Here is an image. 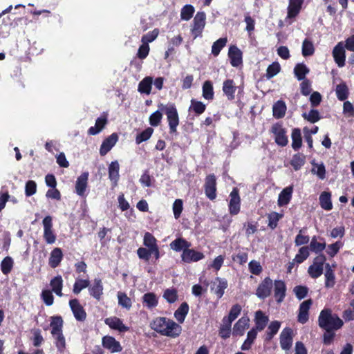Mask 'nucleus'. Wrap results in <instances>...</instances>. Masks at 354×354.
Here are the masks:
<instances>
[{
    "mask_svg": "<svg viewBox=\"0 0 354 354\" xmlns=\"http://www.w3.org/2000/svg\"><path fill=\"white\" fill-rule=\"evenodd\" d=\"M102 344L104 348L108 349L111 353H118L122 350L120 343L112 336H104L102 339Z\"/></svg>",
    "mask_w": 354,
    "mask_h": 354,
    "instance_id": "obj_16",
    "label": "nucleus"
},
{
    "mask_svg": "<svg viewBox=\"0 0 354 354\" xmlns=\"http://www.w3.org/2000/svg\"><path fill=\"white\" fill-rule=\"evenodd\" d=\"M286 105L283 100L277 101L272 106V115L276 119L283 118L286 112Z\"/></svg>",
    "mask_w": 354,
    "mask_h": 354,
    "instance_id": "obj_33",
    "label": "nucleus"
},
{
    "mask_svg": "<svg viewBox=\"0 0 354 354\" xmlns=\"http://www.w3.org/2000/svg\"><path fill=\"white\" fill-rule=\"evenodd\" d=\"M144 306L149 309H153L158 304V299L154 292H147L142 297Z\"/></svg>",
    "mask_w": 354,
    "mask_h": 354,
    "instance_id": "obj_32",
    "label": "nucleus"
},
{
    "mask_svg": "<svg viewBox=\"0 0 354 354\" xmlns=\"http://www.w3.org/2000/svg\"><path fill=\"white\" fill-rule=\"evenodd\" d=\"M150 328L161 335L176 338L182 331V327L174 320L165 317H156L151 322Z\"/></svg>",
    "mask_w": 354,
    "mask_h": 354,
    "instance_id": "obj_1",
    "label": "nucleus"
},
{
    "mask_svg": "<svg viewBox=\"0 0 354 354\" xmlns=\"http://www.w3.org/2000/svg\"><path fill=\"white\" fill-rule=\"evenodd\" d=\"M292 192L291 186L284 188L279 195L278 205L281 207L288 205L291 200Z\"/></svg>",
    "mask_w": 354,
    "mask_h": 354,
    "instance_id": "obj_35",
    "label": "nucleus"
},
{
    "mask_svg": "<svg viewBox=\"0 0 354 354\" xmlns=\"http://www.w3.org/2000/svg\"><path fill=\"white\" fill-rule=\"evenodd\" d=\"M52 336L55 339L54 344L58 351L64 352L66 349V339L63 332L52 335Z\"/></svg>",
    "mask_w": 354,
    "mask_h": 354,
    "instance_id": "obj_48",
    "label": "nucleus"
},
{
    "mask_svg": "<svg viewBox=\"0 0 354 354\" xmlns=\"http://www.w3.org/2000/svg\"><path fill=\"white\" fill-rule=\"evenodd\" d=\"M118 140V136L116 133H113L111 135L106 138L100 149V153L101 156H105L116 144Z\"/></svg>",
    "mask_w": 354,
    "mask_h": 354,
    "instance_id": "obj_20",
    "label": "nucleus"
},
{
    "mask_svg": "<svg viewBox=\"0 0 354 354\" xmlns=\"http://www.w3.org/2000/svg\"><path fill=\"white\" fill-rule=\"evenodd\" d=\"M227 42L226 37L220 38L213 43L212 46V54L216 57L219 55L221 50L225 46Z\"/></svg>",
    "mask_w": 354,
    "mask_h": 354,
    "instance_id": "obj_50",
    "label": "nucleus"
},
{
    "mask_svg": "<svg viewBox=\"0 0 354 354\" xmlns=\"http://www.w3.org/2000/svg\"><path fill=\"white\" fill-rule=\"evenodd\" d=\"M33 336L32 338L34 346L39 347L44 342V339L41 335V331L39 328H35L31 330Z\"/></svg>",
    "mask_w": 354,
    "mask_h": 354,
    "instance_id": "obj_62",
    "label": "nucleus"
},
{
    "mask_svg": "<svg viewBox=\"0 0 354 354\" xmlns=\"http://www.w3.org/2000/svg\"><path fill=\"white\" fill-rule=\"evenodd\" d=\"M228 57L230 64L234 67H237L243 62L242 52L236 46H231L228 50Z\"/></svg>",
    "mask_w": 354,
    "mask_h": 354,
    "instance_id": "obj_22",
    "label": "nucleus"
},
{
    "mask_svg": "<svg viewBox=\"0 0 354 354\" xmlns=\"http://www.w3.org/2000/svg\"><path fill=\"white\" fill-rule=\"evenodd\" d=\"M281 71V66L279 62H274L270 64L266 70V77L267 80H270L277 75Z\"/></svg>",
    "mask_w": 354,
    "mask_h": 354,
    "instance_id": "obj_51",
    "label": "nucleus"
},
{
    "mask_svg": "<svg viewBox=\"0 0 354 354\" xmlns=\"http://www.w3.org/2000/svg\"><path fill=\"white\" fill-rule=\"evenodd\" d=\"M270 132L274 136V141L276 144L280 147H286L288 143V138L286 135V129L283 127L281 122L274 124Z\"/></svg>",
    "mask_w": 354,
    "mask_h": 354,
    "instance_id": "obj_4",
    "label": "nucleus"
},
{
    "mask_svg": "<svg viewBox=\"0 0 354 354\" xmlns=\"http://www.w3.org/2000/svg\"><path fill=\"white\" fill-rule=\"evenodd\" d=\"M325 268V286L326 288H333L335 284V277L334 271L330 268L329 263H326Z\"/></svg>",
    "mask_w": 354,
    "mask_h": 354,
    "instance_id": "obj_43",
    "label": "nucleus"
},
{
    "mask_svg": "<svg viewBox=\"0 0 354 354\" xmlns=\"http://www.w3.org/2000/svg\"><path fill=\"white\" fill-rule=\"evenodd\" d=\"M309 248L308 246H303L299 248L298 253L296 254L294 261L299 264L303 263L309 257Z\"/></svg>",
    "mask_w": 354,
    "mask_h": 354,
    "instance_id": "obj_56",
    "label": "nucleus"
},
{
    "mask_svg": "<svg viewBox=\"0 0 354 354\" xmlns=\"http://www.w3.org/2000/svg\"><path fill=\"white\" fill-rule=\"evenodd\" d=\"M158 107L167 115L169 133H176L177 132V127L179 124V116L176 105L174 103H168L166 105L160 104L158 105Z\"/></svg>",
    "mask_w": 354,
    "mask_h": 354,
    "instance_id": "obj_3",
    "label": "nucleus"
},
{
    "mask_svg": "<svg viewBox=\"0 0 354 354\" xmlns=\"http://www.w3.org/2000/svg\"><path fill=\"white\" fill-rule=\"evenodd\" d=\"M189 307L187 302H183L174 312V317L180 324H183L189 313Z\"/></svg>",
    "mask_w": 354,
    "mask_h": 354,
    "instance_id": "obj_36",
    "label": "nucleus"
},
{
    "mask_svg": "<svg viewBox=\"0 0 354 354\" xmlns=\"http://www.w3.org/2000/svg\"><path fill=\"white\" fill-rule=\"evenodd\" d=\"M310 72V69L304 63L297 64L294 68V74L299 81L306 80V76Z\"/></svg>",
    "mask_w": 354,
    "mask_h": 354,
    "instance_id": "obj_39",
    "label": "nucleus"
},
{
    "mask_svg": "<svg viewBox=\"0 0 354 354\" xmlns=\"http://www.w3.org/2000/svg\"><path fill=\"white\" fill-rule=\"evenodd\" d=\"M332 55L337 65L342 68L345 66L346 51L342 41L338 42L333 49Z\"/></svg>",
    "mask_w": 354,
    "mask_h": 354,
    "instance_id": "obj_9",
    "label": "nucleus"
},
{
    "mask_svg": "<svg viewBox=\"0 0 354 354\" xmlns=\"http://www.w3.org/2000/svg\"><path fill=\"white\" fill-rule=\"evenodd\" d=\"M281 325V322L277 320L272 321L268 324L267 330L263 335V341L265 343L270 342L274 338L279 332Z\"/></svg>",
    "mask_w": 354,
    "mask_h": 354,
    "instance_id": "obj_21",
    "label": "nucleus"
},
{
    "mask_svg": "<svg viewBox=\"0 0 354 354\" xmlns=\"http://www.w3.org/2000/svg\"><path fill=\"white\" fill-rule=\"evenodd\" d=\"M272 287V280L267 277L259 284L255 294L259 299H264L270 295Z\"/></svg>",
    "mask_w": 354,
    "mask_h": 354,
    "instance_id": "obj_8",
    "label": "nucleus"
},
{
    "mask_svg": "<svg viewBox=\"0 0 354 354\" xmlns=\"http://www.w3.org/2000/svg\"><path fill=\"white\" fill-rule=\"evenodd\" d=\"M292 148L295 151L299 150L302 146V137L301 129L299 128H294L291 133Z\"/></svg>",
    "mask_w": 354,
    "mask_h": 354,
    "instance_id": "obj_37",
    "label": "nucleus"
},
{
    "mask_svg": "<svg viewBox=\"0 0 354 354\" xmlns=\"http://www.w3.org/2000/svg\"><path fill=\"white\" fill-rule=\"evenodd\" d=\"M143 244L149 249H152L158 246L157 239L151 233L148 232L144 235Z\"/></svg>",
    "mask_w": 354,
    "mask_h": 354,
    "instance_id": "obj_59",
    "label": "nucleus"
},
{
    "mask_svg": "<svg viewBox=\"0 0 354 354\" xmlns=\"http://www.w3.org/2000/svg\"><path fill=\"white\" fill-rule=\"evenodd\" d=\"M301 116L310 123H315L321 118L319 111L316 109H311L308 113H303Z\"/></svg>",
    "mask_w": 354,
    "mask_h": 354,
    "instance_id": "obj_61",
    "label": "nucleus"
},
{
    "mask_svg": "<svg viewBox=\"0 0 354 354\" xmlns=\"http://www.w3.org/2000/svg\"><path fill=\"white\" fill-rule=\"evenodd\" d=\"M304 0H290L288 8V17L294 18L299 13Z\"/></svg>",
    "mask_w": 354,
    "mask_h": 354,
    "instance_id": "obj_34",
    "label": "nucleus"
},
{
    "mask_svg": "<svg viewBox=\"0 0 354 354\" xmlns=\"http://www.w3.org/2000/svg\"><path fill=\"white\" fill-rule=\"evenodd\" d=\"M313 304L312 299L304 301L299 305L297 321L301 324H306L309 319V310Z\"/></svg>",
    "mask_w": 354,
    "mask_h": 354,
    "instance_id": "obj_14",
    "label": "nucleus"
},
{
    "mask_svg": "<svg viewBox=\"0 0 354 354\" xmlns=\"http://www.w3.org/2000/svg\"><path fill=\"white\" fill-rule=\"evenodd\" d=\"M229 212L232 215H236L240 212L241 198L237 188H234L230 194Z\"/></svg>",
    "mask_w": 354,
    "mask_h": 354,
    "instance_id": "obj_13",
    "label": "nucleus"
},
{
    "mask_svg": "<svg viewBox=\"0 0 354 354\" xmlns=\"http://www.w3.org/2000/svg\"><path fill=\"white\" fill-rule=\"evenodd\" d=\"M44 226L43 237L48 244H53L57 239L56 234L53 229V218L50 216L44 217L42 221Z\"/></svg>",
    "mask_w": 354,
    "mask_h": 354,
    "instance_id": "obj_5",
    "label": "nucleus"
},
{
    "mask_svg": "<svg viewBox=\"0 0 354 354\" xmlns=\"http://www.w3.org/2000/svg\"><path fill=\"white\" fill-rule=\"evenodd\" d=\"M204 190L206 196L211 201L216 198V178L214 174H209L205 179Z\"/></svg>",
    "mask_w": 354,
    "mask_h": 354,
    "instance_id": "obj_7",
    "label": "nucleus"
},
{
    "mask_svg": "<svg viewBox=\"0 0 354 354\" xmlns=\"http://www.w3.org/2000/svg\"><path fill=\"white\" fill-rule=\"evenodd\" d=\"M206 109V106L201 101H198L195 99L191 100V105L189 111H193L196 116L203 114Z\"/></svg>",
    "mask_w": 354,
    "mask_h": 354,
    "instance_id": "obj_44",
    "label": "nucleus"
},
{
    "mask_svg": "<svg viewBox=\"0 0 354 354\" xmlns=\"http://www.w3.org/2000/svg\"><path fill=\"white\" fill-rule=\"evenodd\" d=\"M236 91V86L233 80L227 79L223 82V92L226 95L227 100H234Z\"/></svg>",
    "mask_w": 354,
    "mask_h": 354,
    "instance_id": "obj_28",
    "label": "nucleus"
},
{
    "mask_svg": "<svg viewBox=\"0 0 354 354\" xmlns=\"http://www.w3.org/2000/svg\"><path fill=\"white\" fill-rule=\"evenodd\" d=\"M202 95L207 100H212L214 97L213 84L210 80L204 82L202 86Z\"/></svg>",
    "mask_w": 354,
    "mask_h": 354,
    "instance_id": "obj_41",
    "label": "nucleus"
},
{
    "mask_svg": "<svg viewBox=\"0 0 354 354\" xmlns=\"http://www.w3.org/2000/svg\"><path fill=\"white\" fill-rule=\"evenodd\" d=\"M283 216L282 214H279L276 212H272L271 213L268 214V227L274 230L277 227L279 221Z\"/></svg>",
    "mask_w": 354,
    "mask_h": 354,
    "instance_id": "obj_53",
    "label": "nucleus"
},
{
    "mask_svg": "<svg viewBox=\"0 0 354 354\" xmlns=\"http://www.w3.org/2000/svg\"><path fill=\"white\" fill-rule=\"evenodd\" d=\"M90 285V281L88 279H76L73 288V292L75 295H78L80 292L86 288H88Z\"/></svg>",
    "mask_w": 354,
    "mask_h": 354,
    "instance_id": "obj_47",
    "label": "nucleus"
},
{
    "mask_svg": "<svg viewBox=\"0 0 354 354\" xmlns=\"http://www.w3.org/2000/svg\"><path fill=\"white\" fill-rule=\"evenodd\" d=\"M50 286L51 287V291L55 292L57 296L62 297V288H63V279L61 275H57L53 277L50 281Z\"/></svg>",
    "mask_w": 354,
    "mask_h": 354,
    "instance_id": "obj_38",
    "label": "nucleus"
},
{
    "mask_svg": "<svg viewBox=\"0 0 354 354\" xmlns=\"http://www.w3.org/2000/svg\"><path fill=\"white\" fill-rule=\"evenodd\" d=\"M69 306L73 314L79 322H84L86 318V313L84 307L80 304L77 299H73L69 301Z\"/></svg>",
    "mask_w": 354,
    "mask_h": 354,
    "instance_id": "obj_11",
    "label": "nucleus"
},
{
    "mask_svg": "<svg viewBox=\"0 0 354 354\" xmlns=\"http://www.w3.org/2000/svg\"><path fill=\"white\" fill-rule=\"evenodd\" d=\"M50 327L51 328V335L63 332L64 320L60 315H54L50 317Z\"/></svg>",
    "mask_w": 354,
    "mask_h": 354,
    "instance_id": "obj_30",
    "label": "nucleus"
},
{
    "mask_svg": "<svg viewBox=\"0 0 354 354\" xmlns=\"http://www.w3.org/2000/svg\"><path fill=\"white\" fill-rule=\"evenodd\" d=\"M335 92L337 99L340 101H344L348 97V88L344 82L337 85Z\"/></svg>",
    "mask_w": 354,
    "mask_h": 354,
    "instance_id": "obj_49",
    "label": "nucleus"
},
{
    "mask_svg": "<svg viewBox=\"0 0 354 354\" xmlns=\"http://www.w3.org/2000/svg\"><path fill=\"white\" fill-rule=\"evenodd\" d=\"M118 304L122 308L129 310L132 306L131 299L125 292H118Z\"/></svg>",
    "mask_w": 354,
    "mask_h": 354,
    "instance_id": "obj_52",
    "label": "nucleus"
},
{
    "mask_svg": "<svg viewBox=\"0 0 354 354\" xmlns=\"http://www.w3.org/2000/svg\"><path fill=\"white\" fill-rule=\"evenodd\" d=\"M195 9L193 6L187 4L184 6L180 11V18L183 20H189L194 13Z\"/></svg>",
    "mask_w": 354,
    "mask_h": 354,
    "instance_id": "obj_58",
    "label": "nucleus"
},
{
    "mask_svg": "<svg viewBox=\"0 0 354 354\" xmlns=\"http://www.w3.org/2000/svg\"><path fill=\"white\" fill-rule=\"evenodd\" d=\"M250 326V319L247 316L241 317L234 325L232 335L234 336H242L245 329Z\"/></svg>",
    "mask_w": 354,
    "mask_h": 354,
    "instance_id": "obj_19",
    "label": "nucleus"
},
{
    "mask_svg": "<svg viewBox=\"0 0 354 354\" xmlns=\"http://www.w3.org/2000/svg\"><path fill=\"white\" fill-rule=\"evenodd\" d=\"M205 258L203 252L196 251L194 249H190L183 251L181 254V259L183 262L190 263L192 262L199 261Z\"/></svg>",
    "mask_w": 354,
    "mask_h": 354,
    "instance_id": "obj_12",
    "label": "nucleus"
},
{
    "mask_svg": "<svg viewBox=\"0 0 354 354\" xmlns=\"http://www.w3.org/2000/svg\"><path fill=\"white\" fill-rule=\"evenodd\" d=\"M162 297L169 304H174L178 300V291L174 288H167L164 290Z\"/></svg>",
    "mask_w": 354,
    "mask_h": 354,
    "instance_id": "obj_46",
    "label": "nucleus"
},
{
    "mask_svg": "<svg viewBox=\"0 0 354 354\" xmlns=\"http://www.w3.org/2000/svg\"><path fill=\"white\" fill-rule=\"evenodd\" d=\"M153 80L151 77H145L138 84V91L140 93L150 94Z\"/></svg>",
    "mask_w": 354,
    "mask_h": 354,
    "instance_id": "obj_45",
    "label": "nucleus"
},
{
    "mask_svg": "<svg viewBox=\"0 0 354 354\" xmlns=\"http://www.w3.org/2000/svg\"><path fill=\"white\" fill-rule=\"evenodd\" d=\"M227 281L225 279L216 277L211 289L214 290L217 298L219 299L223 296L225 290L227 288Z\"/></svg>",
    "mask_w": 354,
    "mask_h": 354,
    "instance_id": "obj_25",
    "label": "nucleus"
},
{
    "mask_svg": "<svg viewBox=\"0 0 354 354\" xmlns=\"http://www.w3.org/2000/svg\"><path fill=\"white\" fill-rule=\"evenodd\" d=\"M319 204L322 209L330 211L333 209L331 201V194L328 192H323L319 196Z\"/></svg>",
    "mask_w": 354,
    "mask_h": 354,
    "instance_id": "obj_40",
    "label": "nucleus"
},
{
    "mask_svg": "<svg viewBox=\"0 0 354 354\" xmlns=\"http://www.w3.org/2000/svg\"><path fill=\"white\" fill-rule=\"evenodd\" d=\"M206 16L204 12H198L194 18L193 26L191 29L192 35L196 39L202 35L205 26Z\"/></svg>",
    "mask_w": 354,
    "mask_h": 354,
    "instance_id": "obj_6",
    "label": "nucleus"
},
{
    "mask_svg": "<svg viewBox=\"0 0 354 354\" xmlns=\"http://www.w3.org/2000/svg\"><path fill=\"white\" fill-rule=\"evenodd\" d=\"M315 53V48L313 42L305 39L302 43V55L304 57L311 56Z\"/></svg>",
    "mask_w": 354,
    "mask_h": 354,
    "instance_id": "obj_57",
    "label": "nucleus"
},
{
    "mask_svg": "<svg viewBox=\"0 0 354 354\" xmlns=\"http://www.w3.org/2000/svg\"><path fill=\"white\" fill-rule=\"evenodd\" d=\"M309 250H310L312 252H314L315 253H320L322 252L326 248V243H319L317 241V236H314L311 241L310 243V245L308 246Z\"/></svg>",
    "mask_w": 354,
    "mask_h": 354,
    "instance_id": "obj_55",
    "label": "nucleus"
},
{
    "mask_svg": "<svg viewBox=\"0 0 354 354\" xmlns=\"http://www.w3.org/2000/svg\"><path fill=\"white\" fill-rule=\"evenodd\" d=\"M293 292H295L296 297L299 300H301L307 296L308 288L305 286L299 285L294 288Z\"/></svg>",
    "mask_w": 354,
    "mask_h": 354,
    "instance_id": "obj_64",
    "label": "nucleus"
},
{
    "mask_svg": "<svg viewBox=\"0 0 354 354\" xmlns=\"http://www.w3.org/2000/svg\"><path fill=\"white\" fill-rule=\"evenodd\" d=\"M88 290L90 296L93 297L97 301H100L103 295V283L102 279L100 278H95L92 285H89Z\"/></svg>",
    "mask_w": 354,
    "mask_h": 354,
    "instance_id": "obj_17",
    "label": "nucleus"
},
{
    "mask_svg": "<svg viewBox=\"0 0 354 354\" xmlns=\"http://www.w3.org/2000/svg\"><path fill=\"white\" fill-rule=\"evenodd\" d=\"M305 162V155L301 153H297L293 155L290 163L295 171H298L304 165Z\"/></svg>",
    "mask_w": 354,
    "mask_h": 354,
    "instance_id": "obj_42",
    "label": "nucleus"
},
{
    "mask_svg": "<svg viewBox=\"0 0 354 354\" xmlns=\"http://www.w3.org/2000/svg\"><path fill=\"white\" fill-rule=\"evenodd\" d=\"M88 173L84 172L82 173L77 179L75 183V190L76 193L80 196H83L86 192V189L88 184Z\"/></svg>",
    "mask_w": 354,
    "mask_h": 354,
    "instance_id": "obj_27",
    "label": "nucleus"
},
{
    "mask_svg": "<svg viewBox=\"0 0 354 354\" xmlns=\"http://www.w3.org/2000/svg\"><path fill=\"white\" fill-rule=\"evenodd\" d=\"M274 297L277 304L283 301L286 296V285L282 280H275L274 283Z\"/></svg>",
    "mask_w": 354,
    "mask_h": 354,
    "instance_id": "obj_15",
    "label": "nucleus"
},
{
    "mask_svg": "<svg viewBox=\"0 0 354 354\" xmlns=\"http://www.w3.org/2000/svg\"><path fill=\"white\" fill-rule=\"evenodd\" d=\"M108 123L107 114L103 113L100 117L95 120L94 127H91L88 130L89 135L95 136L99 133Z\"/></svg>",
    "mask_w": 354,
    "mask_h": 354,
    "instance_id": "obj_24",
    "label": "nucleus"
},
{
    "mask_svg": "<svg viewBox=\"0 0 354 354\" xmlns=\"http://www.w3.org/2000/svg\"><path fill=\"white\" fill-rule=\"evenodd\" d=\"M318 325L322 329L339 330L343 326L344 322L330 308H324L319 315Z\"/></svg>",
    "mask_w": 354,
    "mask_h": 354,
    "instance_id": "obj_2",
    "label": "nucleus"
},
{
    "mask_svg": "<svg viewBox=\"0 0 354 354\" xmlns=\"http://www.w3.org/2000/svg\"><path fill=\"white\" fill-rule=\"evenodd\" d=\"M120 165L117 160L111 162L109 166V178L112 182L113 186L115 187L120 178Z\"/></svg>",
    "mask_w": 354,
    "mask_h": 354,
    "instance_id": "obj_29",
    "label": "nucleus"
},
{
    "mask_svg": "<svg viewBox=\"0 0 354 354\" xmlns=\"http://www.w3.org/2000/svg\"><path fill=\"white\" fill-rule=\"evenodd\" d=\"M153 132V129L147 127L146 129L138 133L136 137V143L140 145L142 142L148 140Z\"/></svg>",
    "mask_w": 354,
    "mask_h": 354,
    "instance_id": "obj_54",
    "label": "nucleus"
},
{
    "mask_svg": "<svg viewBox=\"0 0 354 354\" xmlns=\"http://www.w3.org/2000/svg\"><path fill=\"white\" fill-rule=\"evenodd\" d=\"M255 326L252 327L258 331H262L269 322V317L261 310H258L254 313V319Z\"/></svg>",
    "mask_w": 354,
    "mask_h": 354,
    "instance_id": "obj_18",
    "label": "nucleus"
},
{
    "mask_svg": "<svg viewBox=\"0 0 354 354\" xmlns=\"http://www.w3.org/2000/svg\"><path fill=\"white\" fill-rule=\"evenodd\" d=\"M13 260L10 257H5L1 263L2 272L6 275L8 274L13 268Z\"/></svg>",
    "mask_w": 354,
    "mask_h": 354,
    "instance_id": "obj_60",
    "label": "nucleus"
},
{
    "mask_svg": "<svg viewBox=\"0 0 354 354\" xmlns=\"http://www.w3.org/2000/svg\"><path fill=\"white\" fill-rule=\"evenodd\" d=\"M159 35V30L158 28L153 29L152 31L147 32L142 37L141 41L144 44H149L153 41Z\"/></svg>",
    "mask_w": 354,
    "mask_h": 354,
    "instance_id": "obj_63",
    "label": "nucleus"
},
{
    "mask_svg": "<svg viewBox=\"0 0 354 354\" xmlns=\"http://www.w3.org/2000/svg\"><path fill=\"white\" fill-rule=\"evenodd\" d=\"M280 346L283 350L288 351L291 348L293 342V330L290 327H286L281 331L280 336Z\"/></svg>",
    "mask_w": 354,
    "mask_h": 354,
    "instance_id": "obj_10",
    "label": "nucleus"
},
{
    "mask_svg": "<svg viewBox=\"0 0 354 354\" xmlns=\"http://www.w3.org/2000/svg\"><path fill=\"white\" fill-rule=\"evenodd\" d=\"M63 252L60 248H55L50 254L48 265L52 268L58 267L63 259Z\"/></svg>",
    "mask_w": 354,
    "mask_h": 354,
    "instance_id": "obj_26",
    "label": "nucleus"
},
{
    "mask_svg": "<svg viewBox=\"0 0 354 354\" xmlns=\"http://www.w3.org/2000/svg\"><path fill=\"white\" fill-rule=\"evenodd\" d=\"M105 324L111 329L117 330L120 333H125L129 330V328L123 324L122 319L117 317L106 318Z\"/></svg>",
    "mask_w": 354,
    "mask_h": 354,
    "instance_id": "obj_23",
    "label": "nucleus"
},
{
    "mask_svg": "<svg viewBox=\"0 0 354 354\" xmlns=\"http://www.w3.org/2000/svg\"><path fill=\"white\" fill-rule=\"evenodd\" d=\"M192 245L191 243L187 241L186 239L182 237L176 238L172 242H171L169 246L171 249L176 252L184 251L187 250Z\"/></svg>",
    "mask_w": 354,
    "mask_h": 354,
    "instance_id": "obj_31",
    "label": "nucleus"
}]
</instances>
